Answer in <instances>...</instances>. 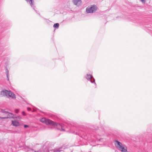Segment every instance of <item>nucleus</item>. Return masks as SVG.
Returning a JSON list of instances; mask_svg holds the SVG:
<instances>
[{"label":"nucleus","mask_w":152,"mask_h":152,"mask_svg":"<svg viewBox=\"0 0 152 152\" xmlns=\"http://www.w3.org/2000/svg\"><path fill=\"white\" fill-rule=\"evenodd\" d=\"M12 123L13 126H17L19 125V123L16 121H12Z\"/></svg>","instance_id":"10"},{"label":"nucleus","mask_w":152,"mask_h":152,"mask_svg":"<svg viewBox=\"0 0 152 152\" xmlns=\"http://www.w3.org/2000/svg\"><path fill=\"white\" fill-rule=\"evenodd\" d=\"M151 30L152 31V30Z\"/></svg>","instance_id":"26"},{"label":"nucleus","mask_w":152,"mask_h":152,"mask_svg":"<svg viewBox=\"0 0 152 152\" xmlns=\"http://www.w3.org/2000/svg\"><path fill=\"white\" fill-rule=\"evenodd\" d=\"M7 80L9 81V75H7Z\"/></svg>","instance_id":"21"},{"label":"nucleus","mask_w":152,"mask_h":152,"mask_svg":"<svg viewBox=\"0 0 152 152\" xmlns=\"http://www.w3.org/2000/svg\"><path fill=\"white\" fill-rule=\"evenodd\" d=\"M22 114L23 116H25V115H26V113L24 111H23L22 112Z\"/></svg>","instance_id":"16"},{"label":"nucleus","mask_w":152,"mask_h":152,"mask_svg":"<svg viewBox=\"0 0 152 152\" xmlns=\"http://www.w3.org/2000/svg\"><path fill=\"white\" fill-rule=\"evenodd\" d=\"M1 112L2 113L5 114H7L8 113V111H6L5 110H1Z\"/></svg>","instance_id":"14"},{"label":"nucleus","mask_w":152,"mask_h":152,"mask_svg":"<svg viewBox=\"0 0 152 152\" xmlns=\"http://www.w3.org/2000/svg\"><path fill=\"white\" fill-rule=\"evenodd\" d=\"M10 91H9L6 90H3L1 91L0 92L1 95L2 96H6L8 97Z\"/></svg>","instance_id":"6"},{"label":"nucleus","mask_w":152,"mask_h":152,"mask_svg":"<svg viewBox=\"0 0 152 152\" xmlns=\"http://www.w3.org/2000/svg\"><path fill=\"white\" fill-rule=\"evenodd\" d=\"M30 149L32 151H34V149L32 148H30Z\"/></svg>","instance_id":"24"},{"label":"nucleus","mask_w":152,"mask_h":152,"mask_svg":"<svg viewBox=\"0 0 152 152\" xmlns=\"http://www.w3.org/2000/svg\"><path fill=\"white\" fill-rule=\"evenodd\" d=\"M88 152H91V151H89Z\"/></svg>","instance_id":"25"},{"label":"nucleus","mask_w":152,"mask_h":152,"mask_svg":"<svg viewBox=\"0 0 152 152\" xmlns=\"http://www.w3.org/2000/svg\"><path fill=\"white\" fill-rule=\"evenodd\" d=\"M15 111L16 113H18L19 112V110L18 109H16L15 110Z\"/></svg>","instance_id":"15"},{"label":"nucleus","mask_w":152,"mask_h":152,"mask_svg":"<svg viewBox=\"0 0 152 152\" xmlns=\"http://www.w3.org/2000/svg\"><path fill=\"white\" fill-rule=\"evenodd\" d=\"M24 127L25 128H26L28 127V126L27 125H24Z\"/></svg>","instance_id":"19"},{"label":"nucleus","mask_w":152,"mask_h":152,"mask_svg":"<svg viewBox=\"0 0 152 152\" xmlns=\"http://www.w3.org/2000/svg\"><path fill=\"white\" fill-rule=\"evenodd\" d=\"M8 115L7 117H8V118H15L13 117L14 115L11 113H7Z\"/></svg>","instance_id":"11"},{"label":"nucleus","mask_w":152,"mask_h":152,"mask_svg":"<svg viewBox=\"0 0 152 152\" xmlns=\"http://www.w3.org/2000/svg\"><path fill=\"white\" fill-rule=\"evenodd\" d=\"M140 1H141L142 3H145V0H140Z\"/></svg>","instance_id":"20"},{"label":"nucleus","mask_w":152,"mask_h":152,"mask_svg":"<svg viewBox=\"0 0 152 152\" xmlns=\"http://www.w3.org/2000/svg\"><path fill=\"white\" fill-rule=\"evenodd\" d=\"M115 142L118 146L119 149L121 152H128L126 147L125 148L124 147L122 146V144L118 140H116Z\"/></svg>","instance_id":"3"},{"label":"nucleus","mask_w":152,"mask_h":152,"mask_svg":"<svg viewBox=\"0 0 152 152\" xmlns=\"http://www.w3.org/2000/svg\"><path fill=\"white\" fill-rule=\"evenodd\" d=\"M98 8L95 4L88 6L86 8V11L88 13H93L97 10Z\"/></svg>","instance_id":"2"},{"label":"nucleus","mask_w":152,"mask_h":152,"mask_svg":"<svg viewBox=\"0 0 152 152\" xmlns=\"http://www.w3.org/2000/svg\"><path fill=\"white\" fill-rule=\"evenodd\" d=\"M34 152H40V151L39 150L37 151H34Z\"/></svg>","instance_id":"22"},{"label":"nucleus","mask_w":152,"mask_h":152,"mask_svg":"<svg viewBox=\"0 0 152 152\" xmlns=\"http://www.w3.org/2000/svg\"><path fill=\"white\" fill-rule=\"evenodd\" d=\"M0 118L1 119H5V118H8V117H1Z\"/></svg>","instance_id":"18"},{"label":"nucleus","mask_w":152,"mask_h":152,"mask_svg":"<svg viewBox=\"0 0 152 152\" xmlns=\"http://www.w3.org/2000/svg\"><path fill=\"white\" fill-rule=\"evenodd\" d=\"M27 110L28 111H30L31 110V108L29 107H28L27 108Z\"/></svg>","instance_id":"17"},{"label":"nucleus","mask_w":152,"mask_h":152,"mask_svg":"<svg viewBox=\"0 0 152 152\" xmlns=\"http://www.w3.org/2000/svg\"><path fill=\"white\" fill-rule=\"evenodd\" d=\"M86 78L88 80L90 81L91 83H94L96 86L95 88H96V84L95 82V80L92 75L90 74H87L86 76Z\"/></svg>","instance_id":"4"},{"label":"nucleus","mask_w":152,"mask_h":152,"mask_svg":"<svg viewBox=\"0 0 152 152\" xmlns=\"http://www.w3.org/2000/svg\"><path fill=\"white\" fill-rule=\"evenodd\" d=\"M27 1V2L29 4L31 7L34 9V10L37 13H38L39 15H40V14L38 13L37 12V11L35 9V6H34V2L33 0H25Z\"/></svg>","instance_id":"5"},{"label":"nucleus","mask_w":152,"mask_h":152,"mask_svg":"<svg viewBox=\"0 0 152 152\" xmlns=\"http://www.w3.org/2000/svg\"><path fill=\"white\" fill-rule=\"evenodd\" d=\"M5 71L6 76H7V75H9V71L7 68L6 69Z\"/></svg>","instance_id":"13"},{"label":"nucleus","mask_w":152,"mask_h":152,"mask_svg":"<svg viewBox=\"0 0 152 152\" xmlns=\"http://www.w3.org/2000/svg\"><path fill=\"white\" fill-rule=\"evenodd\" d=\"M52 151H53L54 152H55L56 151L54 150H53Z\"/></svg>","instance_id":"23"},{"label":"nucleus","mask_w":152,"mask_h":152,"mask_svg":"<svg viewBox=\"0 0 152 152\" xmlns=\"http://www.w3.org/2000/svg\"><path fill=\"white\" fill-rule=\"evenodd\" d=\"M9 98H10L12 99H15L16 97L15 95L11 91H10L9 93L8 94V97Z\"/></svg>","instance_id":"8"},{"label":"nucleus","mask_w":152,"mask_h":152,"mask_svg":"<svg viewBox=\"0 0 152 152\" xmlns=\"http://www.w3.org/2000/svg\"><path fill=\"white\" fill-rule=\"evenodd\" d=\"M40 121L45 124L47 125L56 126L57 127L58 129L61 131H64L65 129L67 128L68 129H69L70 132L79 136H80L81 134H84L83 132L85 133L86 134L91 133L93 134V132H96V131L98 129V127L96 126L92 129H90L85 128L83 130H80L77 128L76 126H75L73 124H68L69 127H67L66 125L61 124L45 118H42L40 119Z\"/></svg>","instance_id":"1"},{"label":"nucleus","mask_w":152,"mask_h":152,"mask_svg":"<svg viewBox=\"0 0 152 152\" xmlns=\"http://www.w3.org/2000/svg\"><path fill=\"white\" fill-rule=\"evenodd\" d=\"M10 91H9L6 90H3L1 91L0 92L1 95L2 96H6L8 97Z\"/></svg>","instance_id":"7"},{"label":"nucleus","mask_w":152,"mask_h":152,"mask_svg":"<svg viewBox=\"0 0 152 152\" xmlns=\"http://www.w3.org/2000/svg\"><path fill=\"white\" fill-rule=\"evenodd\" d=\"M73 2L75 5L77 6L80 5L81 4V0H73Z\"/></svg>","instance_id":"9"},{"label":"nucleus","mask_w":152,"mask_h":152,"mask_svg":"<svg viewBox=\"0 0 152 152\" xmlns=\"http://www.w3.org/2000/svg\"><path fill=\"white\" fill-rule=\"evenodd\" d=\"M59 24L58 23H55L53 25V27L54 28H58L59 26Z\"/></svg>","instance_id":"12"}]
</instances>
